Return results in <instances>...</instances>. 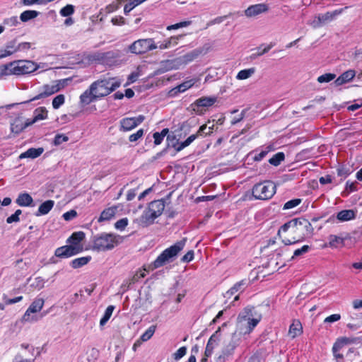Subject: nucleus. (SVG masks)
Returning <instances> with one entry per match:
<instances>
[{"label":"nucleus","instance_id":"9b49d317","mask_svg":"<svg viewBox=\"0 0 362 362\" xmlns=\"http://www.w3.org/2000/svg\"><path fill=\"white\" fill-rule=\"evenodd\" d=\"M45 300L43 298H35L22 316L21 321L23 322H33L37 321L38 318L35 316H31V314L40 312L42 309Z\"/></svg>","mask_w":362,"mask_h":362},{"label":"nucleus","instance_id":"dca6fc26","mask_svg":"<svg viewBox=\"0 0 362 362\" xmlns=\"http://www.w3.org/2000/svg\"><path fill=\"white\" fill-rule=\"evenodd\" d=\"M351 239V236L349 233H345L343 235L337 236L335 235H329L328 237V245L330 247L337 248L339 247H344L346 245V242Z\"/></svg>","mask_w":362,"mask_h":362},{"label":"nucleus","instance_id":"f8f14e48","mask_svg":"<svg viewBox=\"0 0 362 362\" xmlns=\"http://www.w3.org/2000/svg\"><path fill=\"white\" fill-rule=\"evenodd\" d=\"M145 119L144 115H139L138 117H125L119 122V130L121 132H129L136 128L140 124H141Z\"/></svg>","mask_w":362,"mask_h":362},{"label":"nucleus","instance_id":"1a4fd4ad","mask_svg":"<svg viewBox=\"0 0 362 362\" xmlns=\"http://www.w3.org/2000/svg\"><path fill=\"white\" fill-rule=\"evenodd\" d=\"M64 83L62 81H56L52 84L44 85L42 88V91L39 94L30 100L23 102V103H28L31 101H35L50 96L52 94L59 91L62 88H64Z\"/></svg>","mask_w":362,"mask_h":362},{"label":"nucleus","instance_id":"6e6d98bb","mask_svg":"<svg viewBox=\"0 0 362 362\" xmlns=\"http://www.w3.org/2000/svg\"><path fill=\"white\" fill-rule=\"evenodd\" d=\"M274 46V44L270 43L267 47H265L263 49L260 50V47H258V52L255 54H253L252 55V58H256L257 57H260L266 53H267Z\"/></svg>","mask_w":362,"mask_h":362},{"label":"nucleus","instance_id":"5fc2aeb1","mask_svg":"<svg viewBox=\"0 0 362 362\" xmlns=\"http://www.w3.org/2000/svg\"><path fill=\"white\" fill-rule=\"evenodd\" d=\"M2 298L6 305H11L21 301L23 296H20L14 298H8L6 294H4Z\"/></svg>","mask_w":362,"mask_h":362},{"label":"nucleus","instance_id":"ea45409f","mask_svg":"<svg viewBox=\"0 0 362 362\" xmlns=\"http://www.w3.org/2000/svg\"><path fill=\"white\" fill-rule=\"evenodd\" d=\"M284 159V153L283 152H278L269 160V163L274 166H278Z\"/></svg>","mask_w":362,"mask_h":362},{"label":"nucleus","instance_id":"7c9ffc66","mask_svg":"<svg viewBox=\"0 0 362 362\" xmlns=\"http://www.w3.org/2000/svg\"><path fill=\"white\" fill-rule=\"evenodd\" d=\"M44 151L42 148H28L26 151L21 153L19 156L20 158H36L39 157Z\"/></svg>","mask_w":362,"mask_h":362},{"label":"nucleus","instance_id":"393cba45","mask_svg":"<svg viewBox=\"0 0 362 362\" xmlns=\"http://www.w3.org/2000/svg\"><path fill=\"white\" fill-rule=\"evenodd\" d=\"M356 76V71L353 69H349L341 74L335 81L336 86H341L351 81Z\"/></svg>","mask_w":362,"mask_h":362},{"label":"nucleus","instance_id":"864d4df0","mask_svg":"<svg viewBox=\"0 0 362 362\" xmlns=\"http://www.w3.org/2000/svg\"><path fill=\"white\" fill-rule=\"evenodd\" d=\"M128 219L127 218H121L119 220H118L115 223V228L117 229V230H124V228L127 226L128 225Z\"/></svg>","mask_w":362,"mask_h":362},{"label":"nucleus","instance_id":"774afa93","mask_svg":"<svg viewBox=\"0 0 362 362\" xmlns=\"http://www.w3.org/2000/svg\"><path fill=\"white\" fill-rule=\"evenodd\" d=\"M111 21L115 25H122L125 24V20L122 16H115L112 18Z\"/></svg>","mask_w":362,"mask_h":362},{"label":"nucleus","instance_id":"ddd939ff","mask_svg":"<svg viewBox=\"0 0 362 362\" xmlns=\"http://www.w3.org/2000/svg\"><path fill=\"white\" fill-rule=\"evenodd\" d=\"M362 337H341L338 339L332 346V353L337 357L339 356V351L344 346L348 344H358L361 343Z\"/></svg>","mask_w":362,"mask_h":362},{"label":"nucleus","instance_id":"3c124183","mask_svg":"<svg viewBox=\"0 0 362 362\" xmlns=\"http://www.w3.org/2000/svg\"><path fill=\"white\" fill-rule=\"evenodd\" d=\"M206 129H207L206 124L202 125L199 127V130L197 131V132L195 134H197V137L199 136L210 135L212 133V131H213V129H214V125H212L211 127H209L208 128V132H205V130Z\"/></svg>","mask_w":362,"mask_h":362},{"label":"nucleus","instance_id":"4be33fe9","mask_svg":"<svg viewBox=\"0 0 362 362\" xmlns=\"http://www.w3.org/2000/svg\"><path fill=\"white\" fill-rule=\"evenodd\" d=\"M195 81L194 79H191L189 81H186L174 88L171 89L169 91V95L171 97L175 96L177 93H183L185 90L190 88L194 84Z\"/></svg>","mask_w":362,"mask_h":362},{"label":"nucleus","instance_id":"f03ea898","mask_svg":"<svg viewBox=\"0 0 362 362\" xmlns=\"http://www.w3.org/2000/svg\"><path fill=\"white\" fill-rule=\"evenodd\" d=\"M313 227L308 220L303 218H293L281 226L278 235L285 245L300 242L312 233Z\"/></svg>","mask_w":362,"mask_h":362},{"label":"nucleus","instance_id":"7ed1b4c3","mask_svg":"<svg viewBox=\"0 0 362 362\" xmlns=\"http://www.w3.org/2000/svg\"><path fill=\"white\" fill-rule=\"evenodd\" d=\"M122 241V238L119 235L103 232L93 237L92 249L98 252L111 250Z\"/></svg>","mask_w":362,"mask_h":362},{"label":"nucleus","instance_id":"423d86ee","mask_svg":"<svg viewBox=\"0 0 362 362\" xmlns=\"http://www.w3.org/2000/svg\"><path fill=\"white\" fill-rule=\"evenodd\" d=\"M276 192V185L269 180L255 185L252 189V196L255 199L266 200L271 199Z\"/></svg>","mask_w":362,"mask_h":362},{"label":"nucleus","instance_id":"c03bdc74","mask_svg":"<svg viewBox=\"0 0 362 362\" xmlns=\"http://www.w3.org/2000/svg\"><path fill=\"white\" fill-rule=\"evenodd\" d=\"M156 325L150 326L146 330V332L141 336L140 340L142 341H146L148 339H150L152 337V336L153 335V334H154V332L156 331Z\"/></svg>","mask_w":362,"mask_h":362},{"label":"nucleus","instance_id":"9d476101","mask_svg":"<svg viewBox=\"0 0 362 362\" xmlns=\"http://www.w3.org/2000/svg\"><path fill=\"white\" fill-rule=\"evenodd\" d=\"M13 66V74L14 75H25L34 72L37 69V66L32 61L21 60L11 62Z\"/></svg>","mask_w":362,"mask_h":362},{"label":"nucleus","instance_id":"b1692460","mask_svg":"<svg viewBox=\"0 0 362 362\" xmlns=\"http://www.w3.org/2000/svg\"><path fill=\"white\" fill-rule=\"evenodd\" d=\"M274 148L272 145H268L263 147L259 152V149H256L250 153V155L254 154L253 160L255 161H261L265 156L271 151H273Z\"/></svg>","mask_w":362,"mask_h":362},{"label":"nucleus","instance_id":"473e14b6","mask_svg":"<svg viewBox=\"0 0 362 362\" xmlns=\"http://www.w3.org/2000/svg\"><path fill=\"white\" fill-rule=\"evenodd\" d=\"M17 51L18 49L16 46V42L11 41L6 44L4 49L0 50V59L10 56Z\"/></svg>","mask_w":362,"mask_h":362},{"label":"nucleus","instance_id":"c756f323","mask_svg":"<svg viewBox=\"0 0 362 362\" xmlns=\"http://www.w3.org/2000/svg\"><path fill=\"white\" fill-rule=\"evenodd\" d=\"M117 208L116 206H112L104 209L98 218V222H103L105 221H110L112 219L117 211Z\"/></svg>","mask_w":362,"mask_h":362},{"label":"nucleus","instance_id":"aec40b11","mask_svg":"<svg viewBox=\"0 0 362 362\" xmlns=\"http://www.w3.org/2000/svg\"><path fill=\"white\" fill-rule=\"evenodd\" d=\"M85 238V233L83 231L74 232L67 239L66 243H69L70 246H74L78 248L79 252H82L83 247L81 245V242Z\"/></svg>","mask_w":362,"mask_h":362},{"label":"nucleus","instance_id":"bf43d9fd","mask_svg":"<svg viewBox=\"0 0 362 362\" xmlns=\"http://www.w3.org/2000/svg\"><path fill=\"white\" fill-rule=\"evenodd\" d=\"M69 140V137L64 134H56L54 139V144L56 146L60 145L64 142Z\"/></svg>","mask_w":362,"mask_h":362},{"label":"nucleus","instance_id":"f704fd0d","mask_svg":"<svg viewBox=\"0 0 362 362\" xmlns=\"http://www.w3.org/2000/svg\"><path fill=\"white\" fill-rule=\"evenodd\" d=\"M302 325L298 320H295L290 325L288 333L292 338L300 335L302 333Z\"/></svg>","mask_w":362,"mask_h":362},{"label":"nucleus","instance_id":"69168bd1","mask_svg":"<svg viewBox=\"0 0 362 362\" xmlns=\"http://www.w3.org/2000/svg\"><path fill=\"white\" fill-rule=\"evenodd\" d=\"M77 216V212L75 210H70L63 214V218L66 221H71Z\"/></svg>","mask_w":362,"mask_h":362},{"label":"nucleus","instance_id":"37998d69","mask_svg":"<svg viewBox=\"0 0 362 362\" xmlns=\"http://www.w3.org/2000/svg\"><path fill=\"white\" fill-rule=\"evenodd\" d=\"M114 309H115V307L113 305H109L106 308V310L105 311V313H104L103 317L100 319V326H104L107 323V322L110 318Z\"/></svg>","mask_w":362,"mask_h":362},{"label":"nucleus","instance_id":"cd10ccee","mask_svg":"<svg viewBox=\"0 0 362 362\" xmlns=\"http://www.w3.org/2000/svg\"><path fill=\"white\" fill-rule=\"evenodd\" d=\"M356 217V212L352 209L341 210L337 214V218L341 221H348L354 219Z\"/></svg>","mask_w":362,"mask_h":362},{"label":"nucleus","instance_id":"a19ab883","mask_svg":"<svg viewBox=\"0 0 362 362\" xmlns=\"http://www.w3.org/2000/svg\"><path fill=\"white\" fill-rule=\"evenodd\" d=\"M255 68L241 70L238 73L236 78L238 80L247 79L250 78L255 73Z\"/></svg>","mask_w":362,"mask_h":362},{"label":"nucleus","instance_id":"c9c22d12","mask_svg":"<svg viewBox=\"0 0 362 362\" xmlns=\"http://www.w3.org/2000/svg\"><path fill=\"white\" fill-rule=\"evenodd\" d=\"M90 259H91L90 256L78 257V258L73 259L70 262V265L74 269H78V268H81V267L87 264L90 261Z\"/></svg>","mask_w":362,"mask_h":362},{"label":"nucleus","instance_id":"de8ad7c7","mask_svg":"<svg viewBox=\"0 0 362 362\" xmlns=\"http://www.w3.org/2000/svg\"><path fill=\"white\" fill-rule=\"evenodd\" d=\"M65 97L64 95L60 94L54 98L52 100V106L54 109H58L61 105L64 103Z\"/></svg>","mask_w":362,"mask_h":362},{"label":"nucleus","instance_id":"20e7f679","mask_svg":"<svg viewBox=\"0 0 362 362\" xmlns=\"http://www.w3.org/2000/svg\"><path fill=\"white\" fill-rule=\"evenodd\" d=\"M185 243L186 239L184 238L164 250L151 263V266L152 268L158 269L164 266L167 263L173 262L177 258L180 252L184 248Z\"/></svg>","mask_w":362,"mask_h":362},{"label":"nucleus","instance_id":"e433bc0d","mask_svg":"<svg viewBox=\"0 0 362 362\" xmlns=\"http://www.w3.org/2000/svg\"><path fill=\"white\" fill-rule=\"evenodd\" d=\"M260 319L253 318L252 317L250 318L248 321L245 322V325L244 326V329H241L245 334H250L252 332L254 328L258 325Z\"/></svg>","mask_w":362,"mask_h":362},{"label":"nucleus","instance_id":"338daca9","mask_svg":"<svg viewBox=\"0 0 362 362\" xmlns=\"http://www.w3.org/2000/svg\"><path fill=\"white\" fill-rule=\"evenodd\" d=\"M194 259V251H188L181 259L183 262H189Z\"/></svg>","mask_w":362,"mask_h":362},{"label":"nucleus","instance_id":"f257e3e1","mask_svg":"<svg viewBox=\"0 0 362 362\" xmlns=\"http://www.w3.org/2000/svg\"><path fill=\"white\" fill-rule=\"evenodd\" d=\"M122 81L117 77H103L93 82L88 89L80 95V103L83 105H88L107 96L119 87Z\"/></svg>","mask_w":362,"mask_h":362},{"label":"nucleus","instance_id":"4d7b16f0","mask_svg":"<svg viewBox=\"0 0 362 362\" xmlns=\"http://www.w3.org/2000/svg\"><path fill=\"white\" fill-rule=\"evenodd\" d=\"M22 211L17 209L13 214L6 218L7 223H12L13 222H18L20 221L19 216L21 214Z\"/></svg>","mask_w":362,"mask_h":362},{"label":"nucleus","instance_id":"4468645a","mask_svg":"<svg viewBox=\"0 0 362 362\" xmlns=\"http://www.w3.org/2000/svg\"><path fill=\"white\" fill-rule=\"evenodd\" d=\"M217 98L215 96L202 97L196 100L192 105L193 110L197 114H202V107H209L214 105L216 102Z\"/></svg>","mask_w":362,"mask_h":362},{"label":"nucleus","instance_id":"5701e85b","mask_svg":"<svg viewBox=\"0 0 362 362\" xmlns=\"http://www.w3.org/2000/svg\"><path fill=\"white\" fill-rule=\"evenodd\" d=\"M252 317V308H245L243 311L239 313L237 322L240 327V329H244V326L245 325V322L250 320Z\"/></svg>","mask_w":362,"mask_h":362},{"label":"nucleus","instance_id":"052dcab7","mask_svg":"<svg viewBox=\"0 0 362 362\" xmlns=\"http://www.w3.org/2000/svg\"><path fill=\"white\" fill-rule=\"evenodd\" d=\"M310 249L309 245H303L301 248L297 249L294 251L293 255L291 259H293L295 257H298L307 253Z\"/></svg>","mask_w":362,"mask_h":362},{"label":"nucleus","instance_id":"49530a36","mask_svg":"<svg viewBox=\"0 0 362 362\" xmlns=\"http://www.w3.org/2000/svg\"><path fill=\"white\" fill-rule=\"evenodd\" d=\"M74 13V6L71 4H67L66 6L63 7L59 13L62 16L68 17L72 15Z\"/></svg>","mask_w":362,"mask_h":362},{"label":"nucleus","instance_id":"a211bd4d","mask_svg":"<svg viewBox=\"0 0 362 362\" xmlns=\"http://www.w3.org/2000/svg\"><path fill=\"white\" fill-rule=\"evenodd\" d=\"M220 332L221 328L218 327V329L209 339L204 351V355L206 357H210L212 355L214 348L218 345Z\"/></svg>","mask_w":362,"mask_h":362},{"label":"nucleus","instance_id":"2f4dec72","mask_svg":"<svg viewBox=\"0 0 362 362\" xmlns=\"http://www.w3.org/2000/svg\"><path fill=\"white\" fill-rule=\"evenodd\" d=\"M182 37V35L172 36L163 42H158V48L160 49H165L170 48L172 45H176L179 38Z\"/></svg>","mask_w":362,"mask_h":362},{"label":"nucleus","instance_id":"79ce46f5","mask_svg":"<svg viewBox=\"0 0 362 362\" xmlns=\"http://www.w3.org/2000/svg\"><path fill=\"white\" fill-rule=\"evenodd\" d=\"M357 182H350L348 180L346 182L345 190L342 192L343 196H348L351 192L358 191Z\"/></svg>","mask_w":362,"mask_h":362},{"label":"nucleus","instance_id":"72a5a7b5","mask_svg":"<svg viewBox=\"0 0 362 362\" xmlns=\"http://www.w3.org/2000/svg\"><path fill=\"white\" fill-rule=\"evenodd\" d=\"M197 138V134H192L185 141L181 143H178V141H176L175 144H173V147L176 150L177 152L181 151L185 147L190 145Z\"/></svg>","mask_w":362,"mask_h":362},{"label":"nucleus","instance_id":"4c0bfd02","mask_svg":"<svg viewBox=\"0 0 362 362\" xmlns=\"http://www.w3.org/2000/svg\"><path fill=\"white\" fill-rule=\"evenodd\" d=\"M39 15V12L34 10H27L21 13L20 19L23 22H27L31 19L36 18Z\"/></svg>","mask_w":362,"mask_h":362},{"label":"nucleus","instance_id":"f3484780","mask_svg":"<svg viewBox=\"0 0 362 362\" xmlns=\"http://www.w3.org/2000/svg\"><path fill=\"white\" fill-rule=\"evenodd\" d=\"M80 253L77 247L74 246L64 245L56 249L54 255L60 258H69Z\"/></svg>","mask_w":362,"mask_h":362},{"label":"nucleus","instance_id":"2eb2a0df","mask_svg":"<svg viewBox=\"0 0 362 362\" xmlns=\"http://www.w3.org/2000/svg\"><path fill=\"white\" fill-rule=\"evenodd\" d=\"M31 124L29 123L28 119H24L21 116H18L13 119L10 124L11 132L14 135H18L25 129Z\"/></svg>","mask_w":362,"mask_h":362},{"label":"nucleus","instance_id":"09e8293b","mask_svg":"<svg viewBox=\"0 0 362 362\" xmlns=\"http://www.w3.org/2000/svg\"><path fill=\"white\" fill-rule=\"evenodd\" d=\"M336 78V75L332 73H327L320 76L317 78V81L319 83H328Z\"/></svg>","mask_w":362,"mask_h":362},{"label":"nucleus","instance_id":"58836bf2","mask_svg":"<svg viewBox=\"0 0 362 362\" xmlns=\"http://www.w3.org/2000/svg\"><path fill=\"white\" fill-rule=\"evenodd\" d=\"M200 54L198 50H193L180 57V61L184 64H187L195 59Z\"/></svg>","mask_w":362,"mask_h":362},{"label":"nucleus","instance_id":"39448f33","mask_svg":"<svg viewBox=\"0 0 362 362\" xmlns=\"http://www.w3.org/2000/svg\"><path fill=\"white\" fill-rule=\"evenodd\" d=\"M165 209V202L163 199L151 202L148 208L144 211L139 217V224L142 227L148 226L154 223L156 218L159 217Z\"/></svg>","mask_w":362,"mask_h":362},{"label":"nucleus","instance_id":"8fccbe9b","mask_svg":"<svg viewBox=\"0 0 362 362\" xmlns=\"http://www.w3.org/2000/svg\"><path fill=\"white\" fill-rule=\"evenodd\" d=\"M300 203H301L300 199H293L289 200L284 204L283 209L287 210V209H293V208L297 206L298 205H299Z\"/></svg>","mask_w":362,"mask_h":362},{"label":"nucleus","instance_id":"6ab92c4d","mask_svg":"<svg viewBox=\"0 0 362 362\" xmlns=\"http://www.w3.org/2000/svg\"><path fill=\"white\" fill-rule=\"evenodd\" d=\"M269 10V7L265 4H258L250 6L245 11V14L247 17H253L267 12Z\"/></svg>","mask_w":362,"mask_h":362},{"label":"nucleus","instance_id":"e2e57ef3","mask_svg":"<svg viewBox=\"0 0 362 362\" xmlns=\"http://www.w3.org/2000/svg\"><path fill=\"white\" fill-rule=\"evenodd\" d=\"M187 353V348L185 346L180 347L177 351L174 354V359L179 360L182 358Z\"/></svg>","mask_w":362,"mask_h":362},{"label":"nucleus","instance_id":"bb28decb","mask_svg":"<svg viewBox=\"0 0 362 362\" xmlns=\"http://www.w3.org/2000/svg\"><path fill=\"white\" fill-rule=\"evenodd\" d=\"M47 117V111L45 107H40L35 110L33 118L28 119L29 123L32 125L39 120L45 119Z\"/></svg>","mask_w":362,"mask_h":362},{"label":"nucleus","instance_id":"a878e982","mask_svg":"<svg viewBox=\"0 0 362 362\" xmlns=\"http://www.w3.org/2000/svg\"><path fill=\"white\" fill-rule=\"evenodd\" d=\"M33 202V197L27 192L19 194L16 199V203L20 206H30Z\"/></svg>","mask_w":362,"mask_h":362},{"label":"nucleus","instance_id":"c85d7f7f","mask_svg":"<svg viewBox=\"0 0 362 362\" xmlns=\"http://www.w3.org/2000/svg\"><path fill=\"white\" fill-rule=\"evenodd\" d=\"M54 202L53 200H47L41 204L35 213V216H40L47 214L53 208Z\"/></svg>","mask_w":362,"mask_h":362},{"label":"nucleus","instance_id":"0e129e2a","mask_svg":"<svg viewBox=\"0 0 362 362\" xmlns=\"http://www.w3.org/2000/svg\"><path fill=\"white\" fill-rule=\"evenodd\" d=\"M341 319V315L339 314H332L328 317H327L324 322L325 323H332L337 322Z\"/></svg>","mask_w":362,"mask_h":362},{"label":"nucleus","instance_id":"13d9d810","mask_svg":"<svg viewBox=\"0 0 362 362\" xmlns=\"http://www.w3.org/2000/svg\"><path fill=\"white\" fill-rule=\"evenodd\" d=\"M144 129H140L136 133L131 134L129 136V140L131 142H136L144 136Z\"/></svg>","mask_w":362,"mask_h":362},{"label":"nucleus","instance_id":"603ef678","mask_svg":"<svg viewBox=\"0 0 362 362\" xmlns=\"http://www.w3.org/2000/svg\"><path fill=\"white\" fill-rule=\"evenodd\" d=\"M13 66H11V63L0 66V76H8L13 74Z\"/></svg>","mask_w":362,"mask_h":362},{"label":"nucleus","instance_id":"412c9836","mask_svg":"<svg viewBox=\"0 0 362 362\" xmlns=\"http://www.w3.org/2000/svg\"><path fill=\"white\" fill-rule=\"evenodd\" d=\"M345 8H346V7H345L344 9ZM343 11L344 8H340L332 12H327L326 13L318 15L317 17V22L316 25L320 26L327 22L332 21L336 16L341 13Z\"/></svg>","mask_w":362,"mask_h":362},{"label":"nucleus","instance_id":"0eeeda50","mask_svg":"<svg viewBox=\"0 0 362 362\" xmlns=\"http://www.w3.org/2000/svg\"><path fill=\"white\" fill-rule=\"evenodd\" d=\"M158 49L153 38L139 39L128 46V51L136 55L144 54Z\"/></svg>","mask_w":362,"mask_h":362},{"label":"nucleus","instance_id":"6e6552de","mask_svg":"<svg viewBox=\"0 0 362 362\" xmlns=\"http://www.w3.org/2000/svg\"><path fill=\"white\" fill-rule=\"evenodd\" d=\"M240 344V337L235 333L233 334L230 339L226 342L216 357V362H226L228 361L234 354L235 349Z\"/></svg>","mask_w":362,"mask_h":362},{"label":"nucleus","instance_id":"a18cd8bd","mask_svg":"<svg viewBox=\"0 0 362 362\" xmlns=\"http://www.w3.org/2000/svg\"><path fill=\"white\" fill-rule=\"evenodd\" d=\"M337 171L338 176L343 177L344 178L351 173L350 168L344 165H339L337 168Z\"/></svg>","mask_w":362,"mask_h":362},{"label":"nucleus","instance_id":"680f3d73","mask_svg":"<svg viewBox=\"0 0 362 362\" xmlns=\"http://www.w3.org/2000/svg\"><path fill=\"white\" fill-rule=\"evenodd\" d=\"M247 284H248L247 281L245 279H243V280H241V281L237 282L236 284H235L233 285V287H235V289L236 290L237 292L238 291L242 292L246 288V287L247 286Z\"/></svg>","mask_w":362,"mask_h":362}]
</instances>
